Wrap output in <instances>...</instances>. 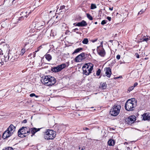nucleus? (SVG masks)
Masks as SVG:
<instances>
[{
  "label": "nucleus",
  "mask_w": 150,
  "mask_h": 150,
  "mask_svg": "<svg viewBox=\"0 0 150 150\" xmlns=\"http://www.w3.org/2000/svg\"><path fill=\"white\" fill-rule=\"evenodd\" d=\"M145 10H144L143 9L141 10L138 13V15L141 14H142L143 13H144L145 12Z\"/></svg>",
  "instance_id": "obj_34"
},
{
  "label": "nucleus",
  "mask_w": 150,
  "mask_h": 150,
  "mask_svg": "<svg viewBox=\"0 0 150 150\" xmlns=\"http://www.w3.org/2000/svg\"><path fill=\"white\" fill-rule=\"evenodd\" d=\"M148 59V57H146L145 58V59Z\"/></svg>",
  "instance_id": "obj_52"
},
{
  "label": "nucleus",
  "mask_w": 150,
  "mask_h": 150,
  "mask_svg": "<svg viewBox=\"0 0 150 150\" xmlns=\"http://www.w3.org/2000/svg\"><path fill=\"white\" fill-rule=\"evenodd\" d=\"M149 40H150V37L149 38H146L144 37L142 38L141 39V42H148V41Z\"/></svg>",
  "instance_id": "obj_21"
},
{
  "label": "nucleus",
  "mask_w": 150,
  "mask_h": 150,
  "mask_svg": "<svg viewBox=\"0 0 150 150\" xmlns=\"http://www.w3.org/2000/svg\"><path fill=\"white\" fill-rule=\"evenodd\" d=\"M87 25V23L86 21L84 20H83L81 22L77 23L76 26L79 27H84Z\"/></svg>",
  "instance_id": "obj_15"
},
{
  "label": "nucleus",
  "mask_w": 150,
  "mask_h": 150,
  "mask_svg": "<svg viewBox=\"0 0 150 150\" xmlns=\"http://www.w3.org/2000/svg\"><path fill=\"white\" fill-rule=\"evenodd\" d=\"M107 19L109 21H110L111 20V18L109 16H108L107 18Z\"/></svg>",
  "instance_id": "obj_41"
},
{
  "label": "nucleus",
  "mask_w": 150,
  "mask_h": 150,
  "mask_svg": "<svg viewBox=\"0 0 150 150\" xmlns=\"http://www.w3.org/2000/svg\"><path fill=\"white\" fill-rule=\"evenodd\" d=\"M107 21H105V20H103L101 22V24L102 25H104L107 23Z\"/></svg>",
  "instance_id": "obj_35"
},
{
  "label": "nucleus",
  "mask_w": 150,
  "mask_h": 150,
  "mask_svg": "<svg viewBox=\"0 0 150 150\" xmlns=\"http://www.w3.org/2000/svg\"><path fill=\"white\" fill-rule=\"evenodd\" d=\"M85 56V54L83 52L81 53L75 58L74 61L76 62H80L84 59L83 57Z\"/></svg>",
  "instance_id": "obj_9"
},
{
  "label": "nucleus",
  "mask_w": 150,
  "mask_h": 150,
  "mask_svg": "<svg viewBox=\"0 0 150 150\" xmlns=\"http://www.w3.org/2000/svg\"><path fill=\"white\" fill-rule=\"evenodd\" d=\"M101 88L104 89H105L107 87V84L105 82L101 83Z\"/></svg>",
  "instance_id": "obj_24"
},
{
  "label": "nucleus",
  "mask_w": 150,
  "mask_h": 150,
  "mask_svg": "<svg viewBox=\"0 0 150 150\" xmlns=\"http://www.w3.org/2000/svg\"><path fill=\"white\" fill-rule=\"evenodd\" d=\"M12 57H11L10 60L12 62H14L17 59V56L16 55L14 54L12 56Z\"/></svg>",
  "instance_id": "obj_22"
},
{
  "label": "nucleus",
  "mask_w": 150,
  "mask_h": 150,
  "mask_svg": "<svg viewBox=\"0 0 150 150\" xmlns=\"http://www.w3.org/2000/svg\"><path fill=\"white\" fill-rule=\"evenodd\" d=\"M27 122V120H24L23 121V123H25Z\"/></svg>",
  "instance_id": "obj_44"
},
{
  "label": "nucleus",
  "mask_w": 150,
  "mask_h": 150,
  "mask_svg": "<svg viewBox=\"0 0 150 150\" xmlns=\"http://www.w3.org/2000/svg\"><path fill=\"white\" fill-rule=\"evenodd\" d=\"M12 135V134H11L10 132H9L8 130H6L2 136V138L5 139L11 136Z\"/></svg>",
  "instance_id": "obj_13"
},
{
  "label": "nucleus",
  "mask_w": 150,
  "mask_h": 150,
  "mask_svg": "<svg viewBox=\"0 0 150 150\" xmlns=\"http://www.w3.org/2000/svg\"><path fill=\"white\" fill-rule=\"evenodd\" d=\"M103 42H100L101 45H100V46H102V45H103Z\"/></svg>",
  "instance_id": "obj_51"
},
{
  "label": "nucleus",
  "mask_w": 150,
  "mask_h": 150,
  "mask_svg": "<svg viewBox=\"0 0 150 150\" xmlns=\"http://www.w3.org/2000/svg\"><path fill=\"white\" fill-rule=\"evenodd\" d=\"M30 132V130L29 128L23 127L18 130V136L20 137H23L28 135Z\"/></svg>",
  "instance_id": "obj_4"
},
{
  "label": "nucleus",
  "mask_w": 150,
  "mask_h": 150,
  "mask_svg": "<svg viewBox=\"0 0 150 150\" xmlns=\"http://www.w3.org/2000/svg\"><path fill=\"white\" fill-rule=\"evenodd\" d=\"M57 17H58V16H56V18H57Z\"/></svg>",
  "instance_id": "obj_57"
},
{
  "label": "nucleus",
  "mask_w": 150,
  "mask_h": 150,
  "mask_svg": "<svg viewBox=\"0 0 150 150\" xmlns=\"http://www.w3.org/2000/svg\"><path fill=\"white\" fill-rule=\"evenodd\" d=\"M65 6L64 5H63L62 6L60 7V8L59 9V10H61L62 9H63L64 8H65Z\"/></svg>",
  "instance_id": "obj_38"
},
{
  "label": "nucleus",
  "mask_w": 150,
  "mask_h": 150,
  "mask_svg": "<svg viewBox=\"0 0 150 150\" xmlns=\"http://www.w3.org/2000/svg\"><path fill=\"white\" fill-rule=\"evenodd\" d=\"M87 17L90 20H93L92 16L89 14L87 13L86 14Z\"/></svg>",
  "instance_id": "obj_28"
},
{
  "label": "nucleus",
  "mask_w": 150,
  "mask_h": 150,
  "mask_svg": "<svg viewBox=\"0 0 150 150\" xmlns=\"http://www.w3.org/2000/svg\"><path fill=\"white\" fill-rule=\"evenodd\" d=\"M83 129L84 130H88L89 129L87 128H83Z\"/></svg>",
  "instance_id": "obj_48"
},
{
  "label": "nucleus",
  "mask_w": 150,
  "mask_h": 150,
  "mask_svg": "<svg viewBox=\"0 0 150 150\" xmlns=\"http://www.w3.org/2000/svg\"><path fill=\"white\" fill-rule=\"evenodd\" d=\"M30 96L31 97H32L33 96H35L36 98H38L39 97L38 96L36 95L35 93H32L30 95Z\"/></svg>",
  "instance_id": "obj_29"
},
{
  "label": "nucleus",
  "mask_w": 150,
  "mask_h": 150,
  "mask_svg": "<svg viewBox=\"0 0 150 150\" xmlns=\"http://www.w3.org/2000/svg\"><path fill=\"white\" fill-rule=\"evenodd\" d=\"M83 50V48L81 47L78 48L76 49L73 52V54H74L75 53H77Z\"/></svg>",
  "instance_id": "obj_23"
},
{
  "label": "nucleus",
  "mask_w": 150,
  "mask_h": 150,
  "mask_svg": "<svg viewBox=\"0 0 150 150\" xmlns=\"http://www.w3.org/2000/svg\"><path fill=\"white\" fill-rule=\"evenodd\" d=\"M134 87L133 86L129 87L128 89V91H129V92L130 91L134 89Z\"/></svg>",
  "instance_id": "obj_30"
},
{
  "label": "nucleus",
  "mask_w": 150,
  "mask_h": 150,
  "mask_svg": "<svg viewBox=\"0 0 150 150\" xmlns=\"http://www.w3.org/2000/svg\"><path fill=\"white\" fill-rule=\"evenodd\" d=\"M35 52H33V54H33V57H35Z\"/></svg>",
  "instance_id": "obj_45"
},
{
  "label": "nucleus",
  "mask_w": 150,
  "mask_h": 150,
  "mask_svg": "<svg viewBox=\"0 0 150 150\" xmlns=\"http://www.w3.org/2000/svg\"><path fill=\"white\" fill-rule=\"evenodd\" d=\"M95 24H97V22H96L95 23Z\"/></svg>",
  "instance_id": "obj_54"
},
{
  "label": "nucleus",
  "mask_w": 150,
  "mask_h": 150,
  "mask_svg": "<svg viewBox=\"0 0 150 150\" xmlns=\"http://www.w3.org/2000/svg\"><path fill=\"white\" fill-rule=\"evenodd\" d=\"M121 106L120 105L115 104L110 111V114L113 116H116L119 113Z\"/></svg>",
  "instance_id": "obj_7"
},
{
  "label": "nucleus",
  "mask_w": 150,
  "mask_h": 150,
  "mask_svg": "<svg viewBox=\"0 0 150 150\" xmlns=\"http://www.w3.org/2000/svg\"><path fill=\"white\" fill-rule=\"evenodd\" d=\"M138 83L137 82H135L134 84V86H134V87H135L137 86L138 85Z\"/></svg>",
  "instance_id": "obj_40"
},
{
  "label": "nucleus",
  "mask_w": 150,
  "mask_h": 150,
  "mask_svg": "<svg viewBox=\"0 0 150 150\" xmlns=\"http://www.w3.org/2000/svg\"><path fill=\"white\" fill-rule=\"evenodd\" d=\"M45 56L46 59L48 61H50L52 59V56L49 54H46Z\"/></svg>",
  "instance_id": "obj_20"
},
{
  "label": "nucleus",
  "mask_w": 150,
  "mask_h": 150,
  "mask_svg": "<svg viewBox=\"0 0 150 150\" xmlns=\"http://www.w3.org/2000/svg\"><path fill=\"white\" fill-rule=\"evenodd\" d=\"M79 149L81 150H83L85 149V147H79Z\"/></svg>",
  "instance_id": "obj_42"
},
{
  "label": "nucleus",
  "mask_w": 150,
  "mask_h": 150,
  "mask_svg": "<svg viewBox=\"0 0 150 150\" xmlns=\"http://www.w3.org/2000/svg\"><path fill=\"white\" fill-rule=\"evenodd\" d=\"M42 48V47L41 46H40L37 49V50L36 51H35V52H37L39 51V50L40 49H41Z\"/></svg>",
  "instance_id": "obj_36"
},
{
  "label": "nucleus",
  "mask_w": 150,
  "mask_h": 150,
  "mask_svg": "<svg viewBox=\"0 0 150 150\" xmlns=\"http://www.w3.org/2000/svg\"><path fill=\"white\" fill-rule=\"evenodd\" d=\"M41 22H38L36 24V26H37V27H40L43 26V25L41 23Z\"/></svg>",
  "instance_id": "obj_26"
},
{
  "label": "nucleus",
  "mask_w": 150,
  "mask_h": 150,
  "mask_svg": "<svg viewBox=\"0 0 150 150\" xmlns=\"http://www.w3.org/2000/svg\"><path fill=\"white\" fill-rule=\"evenodd\" d=\"M56 132L52 130L47 129L45 132L44 138L47 140L53 139L56 136Z\"/></svg>",
  "instance_id": "obj_5"
},
{
  "label": "nucleus",
  "mask_w": 150,
  "mask_h": 150,
  "mask_svg": "<svg viewBox=\"0 0 150 150\" xmlns=\"http://www.w3.org/2000/svg\"><path fill=\"white\" fill-rule=\"evenodd\" d=\"M115 142L113 139H110L108 142V143L109 146H113L115 144Z\"/></svg>",
  "instance_id": "obj_19"
},
{
  "label": "nucleus",
  "mask_w": 150,
  "mask_h": 150,
  "mask_svg": "<svg viewBox=\"0 0 150 150\" xmlns=\"http://www.w3.org/2000/svg\"><path fill=\"white\" fill-rule=\"evenodd\" d=\"M41 81L47 86H52L56 83V79L51 76H46L42 77Z\"/></svg>",
  "instance_id": "obj_1"
},
{
  "label": "nucleus",
  "mask_w": 150,
  "mask_h": 150,
  "mask_svg": "<svg viewBox=\"0 0 150 150\" xmlns=\"http://www.w3.org/2000/svg\"><path fill=\"white\" fill-rule=\"evenodd\" d=\"M135 56L137 58H139V55L138 53H136L135 54Z\"/></svg>",
  "instance_id": "obj_39"
},
{
  "label": "nucleus",
  "mask_w": 150,
  "mask_h": 150,
  "mask_svg": "<svg viewBox=\"0 0 150 150\" xmlns=\"http://www.w3.org/2000/svg\"><path fill=\"white\" fill-rule=\"evenodd\" d=\"M55 150H64L63 149H56Z\"/></svg>",
  "instance_id": "obj_50"
},
{
  "label": "nucleus",
  "mask_w": 150,
  "mask_h": 150,
  "mask_svg": "<svg viewBox=\"0 0 150 150\" xmlns=\"http://www.w3.org/2000/svg\"><path fill=\"white\" fill-rule=\"evenodd\" d=\"M101 73V70L100 69H98L96 73V75L97 76H99Z\"/></svg>",
  "instance_id": "obj_31"
},
{
  "label": "nucleus",
  "mask_w": 150,
  "mask_h": 150,
  "mask_svg": "<svg viewBox=\"0 0 150 150\" xmlns=\"http://www.w3.org/2000/svg\"><path fill=\"white\" fill-rule=\"evenodd\" d=\"M3 64V62H0V66L2 65Z\"/></svg>",
  "instance_id": "obj_49"
},
{
  "label": "nucleus",
  "mask_w": 150,
  "mask_h": 150,
  "mask_svg": "<svg viewBox=\"0 0 150 150\" xmlns=\"http://www.w3.org/2000/svg\"><path fill=\"white\" fill-rule=\"evenodd\" d=\"M25 52V49H22L21 50V54L23 55Z\"/></svg>",
  "instance_id": "obj_33"
},
{
  "label": "nucleus",
  "mask_w": 150,
  "mask_h": 150,
  "mask_svg": "<svg viewBox=\"0 0 150 150\" xmlns=\"http://www.w3.org/2000/svg\"><path fill=\"white\" fill-rule=\"evenodd\" d=\"M96 8V5L94 4H91V9H93Z\"/></svg>",
  "instance_id": "obj_27"
},
{
  "label": "nucleus",
  "mask_w": 150,
  "mask_h": 150,
  "mask_svg": "<svg viewBox=\"0 0 150 150\" xmlns=\"http://www.w3.org/2000/svg\"><path fill=\"white\" fill-rule=\"evenodd\" d=\"M69 65V62H67L65 63H63L58 65L56 67L52 68L51 70L53 72H58L61 71L63 69L68 67Z\"/></svg>",
  "instance_id": "obj_6"
},
{
  "label": "nucleus",
  "mask_w": 150,
  "mask_h": 150,
  "mask_svg": "<svg viewBox=\"0 0 150 150\" xmlns=\"http://www.w3.org/2000/svg\"><path fill=\"white\" fill-rule=\"evenodd\" d=\"M97 39H96L94 40H93L92 41V42H96L97 40Z\"/></svg>",
  "instance_id": "obj_47"
},
{
  "label": "nucleus",
  "mask_w": 150,
  "mask_h": 150,
  "mask_svg": "<svg viewBox=\"0 0 150 150\" xmlns=\"http://www.w3.org/2000/svg\"><path fill=\"white\" fill-rule=\"evenodd\" d=\"M78 30V28H76L73 30V31L74 32H76V31Z\"/></svg>",
  "instance_id": "obj_43"
},
{
  "label": "nucleus",
  "mask_w": 150,
  "mask_h": 150,
  "mask_svg": "<svg viewBox=\"0 0 150 150\" xmlns=\"http://www.w3.org/2000/svg\"><path fill=\"white\" fill-rule=\"evenodd\" d=\"M51 12H52V11H50V13Z\"/></svg>",
  "instance_id": "obj_56"
},
{
  "label": "nucleus",
  "mask_w": 150,
  "mask_h": 150,
  "mask_svg": "<svg viewBox=\"0 0 150 150\" xmlns=\"http://www.w3.org/2000/svg\"><path fill=\"white\" fill-rule=\"evenodd\" d=\"M88 42V40L87 38H84L82 41V43L83 44H86Z\"/></svg>",
  "instance_id": "obj_25"
},
{
  "label": "nucleus",
  "mask_w": 150,
  "mask_h": 150,
  "mask_svg": "<svg viewBox=\"0 0 150 150\" xmlns=\"http://www.w3.org/2000/svg\"><path fill=\"white\" fill-rule=\"evenodd\" d=\"M3 150H13V149L12 147H8L5 148L4 149H3Z\"/></svg>",
  "instance_id": "obj_32"
},
{
  "label": "nucleus",
  "mask_w": 150,
  "mask_h": 150,
  "mask_svg": "<svg viewBox=\"0 0 150 150\" xmlns=\"http://www.w3.org/2000/svg\"><path fill=\"white\" fill-rule=\"evenodd\" d=\"M104 70L105 71L106 76L108 78H110L112 74L111 69L110 67L105 68Z\"/></svg>",
  "instance_id": "obj_11"
},
{
  "label": "nucleus",
  "mask_w": 150,
  "mask_h": 150,
  "mask_svg": "<svg viewBox=\"0 0 150 150\" xmlns=\"http://www.w3.org/2000/svg\"><path fill=\"white\" fill-rule=\"evenodd\" d=\"M93 65L91 63H86L82 67L84 74L88 76L91 73L93 69Z\"/></svg>",
  "instance_id": "obj_3"
},
{
  "label": "nucleus",
  "mask_w": 150,
  "mask_h": 150,
  "mask_svg": "<svg viewBox=\"0 0 150 150\" xmlns=\"http://www.w3.org/2000/svg\"><path fill=\"white\" fill-rule=\"evenodd\" d=\"M136 106V102L134 98L128 100L125 104V108L127 111L134 110Z\"/></svg>",
  "instance_id": "obj_2"
},
{
  "label": "nucleus",
  "mask_w": 150,
  "mask_h": 150,
  "mask_svg": "<svg viewBox=\"0 0 150 150\" xmlns=\"http://www.w3.org/2000/svg\"><path fill=\"white\" fill-rule=\"evenodd\" d=\"M109 9L111 11H112L113 9V7H112V8H109Z\"/></svg>",
  "instance_id": "obj_46"
},
{
  "label": "nucleus",
  "mask_w": 150,
  "mask_h": 150,
  "mask_svg": "<svg viewBox=\"0 0 150 150\" xmlns=\"http://www.w3.org/2000/svg\"><path fill=\"white\" fill-rule=\"evenodd\" d=\"M124 144H128L127 143V142H125Z\"/></svg>",
  "instance_id": "obj_53"
},
{
  "label": "nucleus",
  "mask_w": 150,
  "mask_h": 150,
  "mask_svg": "<svg viewBox=\"0 0 150 150\" xmlns=\"http://www.w3.org/2000/svg\"><path fill=\"white\" fill-rule=\"evenodd\" d=\"M12 55L11 54L8 52V55L5 57V56H4V61L5 62H6L8 61L10 57Z\"/></svg>",
  "instance_id": "obj_17"
},
{
  "label": "nucleus",
  "mask_w": 150,
  "mask_h": 150,
  "mask_svg": "<svg viewBox=\"0 0 150 150\" xmlns=\"http://www.w3.org/2000/svg\"><path fill=\"white\" fill-rule=\"evenodd\" d=\"M76 33L77 34H78L79 33V32H76Z\"/></svg>",
  "instance_id": "obj_55"
},
{
  "label": "nucleus",
  "mask_w": 150,
  "mask_h": 150,
  "mask_svg": "<svg viewBox=\"0 0 150 150\" xmlns=\"http://www.w3.org/2000/svg\"><path fill=\"white\" fill-rule=\"evenodd\" d=\"M120 58V55L118 54L116 56V58L117 59L119 60Z\"/></svg>",
  "instance_id": "obj_37"
},
{
  "label": "nucleus",
  "mask_w": 150,
  "mask_h": 150,
  "mask_svg": "<svg viewBox=\"0 0 150 150\" xmlns=\"http://www.w3.org/2000/svg\"><path fill=\"white\" fill-rule=\"evenodd\" d=\"M136 120V117L134 115H132L128 118L127 123L129 125H131L134 123Z\"/></svg>",
  "instance_id": "obj_10"
},
{
  "label": "nucleus",
  "mask_w": 150,
  "mask_h": 150,
  "mask_svg": "<svg viewBox=\"0 0 150 150\" xmlns=\"http://www.w3.org/2000/svg\"><path fill=\"white\" fill-rule=\"evenodd\" d=\"M97 52L98 54L101 57H104L105 55V52L104 48H103V46H99L98 47Z\"/></svg>",
  "instance_id": "obj_8"
},
{
  "label": "nucleus",
  "mask_w": 150,
  "mask_h": 150,
  "mask_svg": "<svg viewBox=\"0 0 150 150\" xmlns=\"http://www.w3.org/2000/svg\"><path fill=\"white\" fill-rule=\"evenodd\" d=\"M28 13L27 12H24L22 13V14H23V15L21 16V17H20L19 18H18V20L19 21H21L22 20L24 19V18L25 17V18H26L27 17V16L26 15H25V14H27V13Z\"/></svg>",
  "instance_id": "obj_18"
},
{
  "label": "nucleus",
  "mask_w": 150,
  "mask_h": 150,
  "mask_svg": "<svg viewBox=\"0 0 150 150\" xmlns=\"http://www.w3.org/2000/svg\"><path fill=\"white\" fill-rule=\"evenodd\" d=\"M30 129L31 133L33 134L32 136H33V135H34L36 132L40 130V128L37 129L35 128H32Z\"/></svg>",
  "instance_id": "obj_16"
},
{
  "label": "nucleus",
  "mask_w": 150,
  "mask_h": 150,
  "mask_svg": "<svg viewBox=\"0 0 150 150\" xmlns=\"http://www.w3.org/2000/svg\"><path fill=\"white\" fill-rule=\"evenodd\" d=\"M16 127L13 125L11 124L7 128V130H8V132H10L12 134L15 130Z\"/></svg>",
  "instance_id": "obj_12"
},
{
  "label": "nucleus",
  "mask_w": 150,
  "mask_h": 150,
  "mask_svg": "<svg viewBox=\"0 0 150 150\" xmlns=\"http://www.w3.org/2000/svg\"><path fill=\"white\" fill-rule=\"evenodd\" d=\"M30 13V12H29V13H28V14Z\"/></svg>",
  "instance_id": "obj_58"
},
{
  "label": "nucleus",
  "mask_w": 150,
  "mask_h": 150,
  "mask_svg": "<svg viewBox=\"0 0 150 150\" xmlns=\"http://www.w3.org/2000/svg\"><path fill=\"white\" fill-rule=\"evenodd\" d=\"M143 119L144 120H150V113H146L143 115Z\"/></svg>",
  "instance_id": "obj_14"
}]
</instances>
